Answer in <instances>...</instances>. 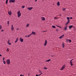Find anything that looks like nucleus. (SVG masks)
<instances>
[{"label": "nucleus", "instance_id": "473e14b6", "mask_svg": "<svg viewBox=\"0 0 76 76\" xmlns=\"http://www.w3.org/2000/svg\"><path fill=\"white\" fill-rule=\"evenodd\" d=\"M71 66H73V64H70Z\"/></svg>", "mask_w": 76, "mask_h": 76}, {"label": "nucleus", "instance_id": "13d9d810", "mask_svg": "<svg viewBox=\"0 0 76 76\" xmlns=\"http://www.w3.org/2000/svg\"><path fill=\"white\" fill-rule=\"evenodd\" d=\"M17 29L18 30V29H19V28H17Z\"/></svg>", "mask_w": 76, "mask_h": 76}, {"label": "nucleus", "instance_id": "79ce46f5", "mask_svg": "<svg viewBox=\"0 0 76 76\" xmlns=\"http://www.w3.org/2000/svg\"><path fill=\"white\" fill-rule=\"evenodd\" d=\"M73 59H71L70 61H73Z\"/></svg>", "mask_w": 76, "mask_h": 76}, {"label": "nucleus", "instance_id": "0eeeda50", "mask_svg": "<svg viewBox=\"0 0 76 76\" xmlns=\"http://www.w3.org/2000/svg\"><path fill=\"white\" fill-rule=\"evenodd\" d=\"M47 40L46 39L45 40V42L44 44V45H45H45H47Z\"/></svg>", "mask_w": 76, "mask_h": 76}, {"label": "nucleus", "instance_id": "58836bf2", "mask_svg": "<svg viewBox=\"0 0 76 76\" xmlns=\"http://www.w3.org/2000/svg\"><path fill=\"white\" fill-rule=\"evenodd\" d=\"M47 31H42V32H47Z\"/></svg>", "mask_w": 76, "mask_h": 76}, {"label": "nucleus", "instance_id": "a18cd8bd", "mask_svg": "<svg viewBox=\"0 0 76 76\" xmlns=\"http://www.w3.org/2000/svg\"><path fill=\"white\" fill-rule=\"evenodd\" d=\"M1 31L2 32H3V31H4V30H1Z\"/></svg>", "mask_w": 76, "mask_h": 76}, {"label": "nucleus", "instance_id": "c85d7f7f", "mask_svg": "<svg viewBox=\"0 0 76 76\" xmlns=\"http://www.w3.org/2000/svg\"><path fill=\"white\" fill-rule=\"evenodd\" d=\"M22 8H23V9H24V8H25V6H22Z\"/></svg>", "mask_w": 76, "mask_h": 76}, {"label": "nucleus", "instance_id": "7ed1b4c3", "mask_svg": "<svg viewBox=\"0 0 76 76\" xmlns=\"http://www.w3.org/2000/svg\"><path fill=\"white\" fill-rule=\"evenodd\" d=\"M10 3H15V0H10L9 1Z\"/></svg>", "mask_w": 76, "mask_h": 76}, {"label": "nucleus", "instance_id": "39448f33", "mask_svg": "<svg viewBox=\"0 0 76 76\" xmlns=\"http://www.w3.org/2000/svg\"><path fill=\"white\" fill-rule=\"evenodd\" d=\"M27 9L29 10H32L33 9V7H28L27 8Z\"/></svg>", "mask_w": 76, "mask_h": 76}, {"label": "nucleus", "instance_id": "4c0bfd02", "mask_svg": "<svg viewBox=\"0 0 76 76\" xmlns=\"http://www.w3.org/2000/svg\"><path fill=\"white\" fill-rule=\"evenodd\" d=\"M41 74H42V73L41 74H40V75H39V76H40L41 75Z\"/></svg>", "mask_w": 76, "mask_h": 76}, {"label": "nucleus", "instance_id": "de8ad7c7", "mask_svg": "<svg viewBox=\"0 0 76 76\" xmlns=\"http://www.w3.org/2000/svg\"><path fill=\"white\" fill-rule=\"evenodd\" d=\"M31 35H32V34H30L29 36V37H30V36H31Z\"/></svg>", "mask_w": 76, "mask_h": 76}, {"label": "nucleus", "instance_id": "f704fd0d", "mask_svg": "<svg viewBox=\"0 0 76 76\" xmlns=\"http://www.w3.org/2000/svg\"><path fill=\"white\" fill-rule=\"evenodd\" d=\"M7 24H9V21H7Z\"/></svg>", "mask_w": 76, "mask_h": 76}, {"label": "nucleus", "instance_id": "5701e85b", "mask_svg": "<svg viewBox=\"0 0 76 76\" xmlns=\"http://www.w3.org/2000/svg\"><path fill=\"white\" fill-rule=\"evenodd\" d=\"M50 60H51V59H49V60H47V61H48V62L50 61Z\"/></svg>", "mask_w": 76, "mask_h": 76}, {"label": "nucleus", "instance_id": "3c124183", "mask_svg": "<svg viewBox=\"0 0 76 76\" xmlns=\"http://www.w3.org/2000/svg\"><path fill=\"white\" fill-rule=\"evenodd\" d=\"M53 56H52L51 57H53Z\"/></svg>", "mask_w": 76, "mask_h": 76}, {"label": "nucleus", "instance_id": "f257e3e1", "mask_svg": "<svg viewBox=\"0 0 76 76\" xmlns=\"http://www.w3.org/2000/svg\"><path fill=\"white\" fill-rule=\"evenodd\" d=\"M17 14L18 15V18H19L20 16H21V13L20 12V11H19L18 12Z\"/></svg>", "mask_w": 76, "mask_h": 76}, {"label": "nucleus", "instance_id": "f3484780", "mask_svg": "<svg viewBox=\"0 0 76 76\" xmlns=\"http://www.w3.org/2000/svg\"><path fill=\"white\" fill-rule=\"evenodd\" d=\"M67 41H69V42H71V40L70 39H67Z\"/></svg>", "mask_w": 76, "mask_h": 76}, {"label": "nucleus", "instance_id": "423d86ee", "mask_svg": "<svg viewBox=\"0 0 76 76\" xmlns=\"http://www.w3.org/2000/svg\"><path fill=\"white\" fill-rule=\"evenodd\" d=\"M20 42H22L23 41V39H22V38L21 37L20 38Z\"/></svg>", "mask_w": 76, "mask_h": 76}, {"label": "nucleus", "instance_id": "8fccbe9b", "mask_svg": "<svg viewBox=\"0 0 76 76\" xmlns=\"http://www.w3.org/2000/svg\"><path fill=\"white\" fill-rule=\"evenodd\" d=\"M37 0H35V2H37Z\"/></svg>", "mask_w": 76, "mask_h": 76}, {"label": "nucleus", "instance_id": "c03bdc74", "mask_svg": "<svg viewBox=\"0 0 76 76\" xmlns=\"http://www.w3.org/2000/svg\"><path fill=\"white\" fill-rule=\"evenodd\" d=\"M12 28L13 27V25H12Z\"/></svg>", "mask_w": 76, "mask_h": 76}, {"label": "nucleus", "instance_id": "cd10ccee", "mask_svg": "<svg viewBox=\"0 0 76 76\" xmlns=\"http://www.w3.org/2000/svg\"><path fill=\"white\" fill-rule=\"evenodd\" d=\"M8 44L10 45H11V43H8Z\"/></svg>", "mask_w": 76, "mask_h": 76}, {"label": "nucleus", "instance_id": "09e8293b", "mask_svg": "<svg viewBox=\"0 0 76 76\" xmlns=\"http://www.w3.org/2000/svg\"><path fill=\"white\" fill-rule=\"evenodd\" d=\"M0 56L1 57V56H2L0 54Z\"/></svg>", "mask_w": 76, "mask_h": 76}, {"label": "nucleus", "instance_id": "a211bd4d", "mask_svg": "<svg viewBox=\"0 0 76 76\" xmlns=\"http://www.w3.org/2000/svg\"><path fill=\"white\" fill-rule=\"evenodd\" d=\"M66 18L68 20V21H69V19H70V18L69 17H67Z\"/></svg>", "mask_w": 76, "mask_h": 76}, {"label": "nucleus", "instance_id": "b1692460", "mask_svg": "<svg viewBox=\"0 0 76 76\" xmlns=\"http://www.w3.org/2000/svg\"><path fill=\"white\" fill-rule=\"evenodd\" d=\"M29 24H28L26 26V27H28V26H29Z\"/></svg>", "mask_w": 76, "mask_h": 76}, {"label": "nucleus", "instance_id": "4468645a", "mask_svg": "<svg viewBox=\"0 0 76 76\" xmlns=\"http://www.w3.org/2000/svg\"><path fill=\"white\" fill-rule=\"evenodd\" d=\"M18 38H17L16 41H15V43H16V42H18Z\"/></svg>", "mask_w": 76, "mask_h": 76}, {"label": "nucleus", "instance_id": "20e7f679", "mask_svg": "<svg viewBox=\"0 0 76 76\" xmlns=\"http://www.w3.org/2000/svg\"><path fill=\"white\" fill-rule=\"evenodd\" d=\"M64 68H65V65H64L60 69L61 70H62Z\"/></svg>", "mask_w": 76, "mask_h": 76}, {"label": "nucleus", "instance_id": "5fc2aeb1", "mask_svg": "<svg viewBox=\"0 0 76 76\" xmlns=\"http://www.w3.org/2000/svg\"><path fill=\"white\" fill-rule=\"evenodd\" d=\"M29 37V35H28V37Z\"/></svg>", "mask_w": 76, "mask_h": 76}, {"label": "nucleus", "instance_id": "7c9ffc66", "mask_svg": "<svg viewBox=\"0 0 76 76\" xmlns=\"http://www.w3.org/2000/svg\"><path fill=\"white\" fill-rule=\"evenodd\" d=\"M70 64H72V61H70Z\"/></svg>", "mask_w": 76, "mask_h": 76}, {"label": "nucleus", "instance_id": "2eb2a0df", "mask_svg": "<svg viewBox=\"0 0 76 76\" xmlns=\"http://www.w3.org/2000/svg\"><path fill=\"white\" fill-rule=\"evenodd\" d=\"M67 26H66L64 28V30H65V31H66V30H67Z\"/></svg>", "mask_w": 76, "mask_h": 76}, {"label": "nucleus", "instance_id": "ea45409f", "mask_svg": "<svg viewBox=\"0 0 76 76\" xmlns=\"http://www.w3.org/2000/svg\"><path fill=\"white\" fill-rule=\"evenodd\" d=\"M3 61H4V57L3 58Z\"/></svg>", "mask_w": 76, "mask_h": 76}, {"label": "nucleus", "instance_id": "864d4df0", "mask_svg": "<svg viewBox=\"0 0 76 76\" xmlns=\"http://www.w3.org/2000/svg\"><path fill=\"white\" fill-rule=\"evenodd\" d=\"M56 31H58V29H56Z\"/></svg>", "mask_w": 76, "mask_h": 76}, {"label": "nucleus", "instance_id": "e433bc0d", "mask_svg": "<svg viewBox=\"0 0 76 76\" xmlns=\"http://www.w3.org/2000/svg\"><path fill=\"white\" fill-rule=\"evenodd\" d=\"M39 72H40V73H41V71H40V69H39Z\"/></svg>", "mask_w": 76, "mask_h": 76}, {"label": "nucleus", "instance_id": "37998d69", "mask_svg": "<svg viewBox=\"0 0 76 76\" xmlns=\"http://www.w3.org/2000/svg\"><path fill=\"white\" fill-rule=\"evenodd\" d=\"M36 76H39V75H38L37 74V75H36Z\"/></svg>", "mask_w": 76, "mask_h": 76}, {"label": "nucleus", "instance_id": "c9c22d12", "mask_svg": "<svg viewBox=\"0 0 76 76\" xmlns=\"http://www.w3.org/2000/svg\"><path fill=\"white\" fill-rule=\"evenodd\" d=\"M9 42H10V40H9L8 42V43H9Z\"/></svg>", "mask_w": 76, "mask_h": 76}, {"label": "nucleus", "instance_id": "4d7b16f0", "mask_svg": "<svg viewBox=\"0 0 76 76\" xmlns=\"http://www.w3.org/2000/svg\"><path fill=\"white\" fill-rule=\"evenodd\" d=\"M24 75H22V76H23Z\"/></svg>", "mask_w": 76, "mask_h": 76}, {"label": "nucleus", "instance_id": "393cba45", "mask_svg": "<svg viewBox=\"0 0 76 76\" xmlns=\"http://www.w3.org/2000/svg\"><path fill=\"white\" fill-rule=\"evenodd\" d=\"M1 28H2V26L1 25H0V29H1Z\"/></svg>", "mask_w": 76, "mask_h": 76}, {"label": "nucleus", "instance_id": "2f4dec72", "mask_svg": "<svg viewBox=\"0 0 76 76\" xmlns=\"http://www.w3.org/2000/svg\"><path fill=\"white\" fill-rule=\"evenodd\" d=\"M66 10V9H65V8H63V11H64V10Z\"/></svg>", "mask_w": 76, "mask_h": 76}, {"label": "nucleus", "instance_id": "dca6fc26", "mask_svg": "<svg viewBox=\"0 0 76 76\" xmlns=\"http://www.w3.org/2000/svg\"><path fill=\"white\" fill-rule=\"evenodd\" d=\"M69 21H67V23H66L65 25H66H66H67L68 24V23H69Z\"/></svg>", "mask_w": 76, "mask_h": 76}, {"label": "nucleus", "instance_id": "c756f323", "mask_svg": "<svg viewBox=\"0 0 76 76\" xmlns=\"http://www.w3.org/2000/svg\"><path fill=\"white\" fill-rule=\"evenodd\" d=\"M57 26V27H59V28H62L61 27H60V26Z\"/></svg>", "mask_w": 76, "mask_h": 76}, {"label": "nucleus", "instance_id": "f03ea898", "mask_svg": "<svg viewBox=\"0 0 76 76\" xmlns=\"http://www.w3.org/2000/svg\"><path fill=\"white\" fill-rule=\"evenodd\" d=\"M6 63L8 64H10V60L9 59H7V60Z\"/></svg>", "mask_w": 76, "mask_h": 76}, {"label": "nucleus", "instance_id": "72a5a7b5", "mask_svg": "<svg viewBox=\"0 0 76 76\" xmlns=\"http://www.w3.org/2000/svg\"><path fill=\"white\" fill-rule=\"evenodd\" d=\"M70 19H72L73 18H72V17H70Z\"/></svg>", "mask_w": 76, "mask_h": 76}, {"label": "nucleus", "instance_id": "f8f14e48", "mask_svg": "<svg viewBox=\"0 0 76 76\" xmlns=\"http://www.w3.org/2000/svg\"><path fill=\"white\" fill-rule=\"evenodd\" d=\"M73 25H71L70 26H69V29H71L72 27H73Z\"/></svg>", "mask_w": 76, "mask_h": 76}, {"label": "nucleus", "instance_id": "9b49d317", "mask_svg": "<svg viewBox=\"0 0 76 76\" xmlns=\"http://www.w3.org/2000/svg\"><path fill=\"white\" fill-rule=\"evenodd\" d=\"M64 36V34H63L62 36H61L60 37H59V38H60V39H61V38H63Z\"/></svg>", "mask_w": 76, "mask_h": 76}, {"label": "nucleus", "instance_id": "1a4fd4ad", "mask_svg": "<svg viewBox=\"0 0 76 76\" xmlns=\"http://www.w3.org/2000/svg\"><path fill=\"white\" fill-rule=\"evenodd\" d=\"M42 20H45V18L44 17H42Z\"/></svg>", "mask_w": 76, "mask_h": 76}, {"label": "nucleus", "instance_id": "49530a36", "mask_svg": "<svg viewBox=\"0 0 76 76\" xmlns=\"http://www.w3.org/2000/svg\"><path fill=\"white\" fill-rule=\"evenodd\" d=\"M7 51H9V49H7Z\"/></svg>", "mask_w": 76, "mask_h": 76}, {"label": "nucleus", "instance_id": "aec40b11", "mask_svg": "<svg viewBox=\"0 0 76 76\" xmlns=\"http://www.w3.org/2000/svg\"><path fill=\"white\" fill-rule=\"evenodd\" d=\"M52 27L53 28H56V26H52Z\"/></svg>", "mask_w": 76, "mask_h": 76}, {"label": "nucleus", "instance_id": "a19ab883", "mask_svg": "<svg viewBox=\"0 0 76 76\" xmlns=\"http://www.w3.org/2000/svg\"><path fill=\"white\" fill-rule=\"evenodd\" d=\"M57 17H55V18H54V19H57Z\"/></svg>", "mask_w": 76, "mask_h": 76}, {"label": "nucleus", "instance_id": "ddd939ff", "mask_svg": "<svg viewBox=\"0 0 76 76\" xmlns=\"http://www.w3.org/2000/svg\"><path fill=\"white\" fill-rule=\"evenodd\" d=\"M57 5H58V6H60V2L59 1H58L57 3Z\"/></svg>", "mask_w": 76, "mask_h": 76}, {"label": "nucleus", "instance_id": "6ab92c4d", "mask_svg": "<svg viewBox=\"0 0 76 76\" xmlns=\"http://www.w3.org/2000/svg\"><path fill=\"white\" fill-rule=\"evenodd\" d=\"M62 46H63V48H64V43H62Z\"/></svg>", "mask_w": 76, "mask_h": 76}, {"label": "nucleus", "instance_id": "603ef678", "mask_svg": "<svg viewBox=\"0 0 76 76\" xmlns=\"http://www.w3.org/2000/svg\"><path fill=\"white\" fill-rule=\"evenodd\" d=\"M60 16H61V14H60Z\"/></svg>", "mask_w": 76, "mask_h": 76}, {"label": "nucleus", "instance_id": "412c9836", "mask_svg": "<svg viewBox=\"0 0 76 76\" xmlns=\"http://www.w3.org/2000/svg\"><path fill=\"white\" fill-rule=\"evenodd\" d=\"M8 3V0H6V4H7Z\"/></svg>", "mask_w": 76, "mask_h": 76}, {"label": "nucleus", "instance_id": "bf43d9fd", "mask_svg": "<svg viewBox=\"0 0 76 76\" xmlns=\"http://www.w3.org/2000/svg\"><path fill=\"white\" fill-rule=\"evenodd\" d=\"M8 26H9V24L8 25Z\"/></svg>", "mask_w": 76, "mask_h": 76}, {"label": "nucleus", "instance_id": "6e6552de", "mask_svg": "<svg viewBox=\"0 0 76 76\" xmlns=\"http://www.w3.org/2000/svg\"><path fill=\"white\" fill-rule=\"evenodd\" d=\"M31 34L32 35L33 34V35H36V34L35 33V32H34V31H32V33H31Z\"/></svg>", "mask_w": 76, "mask_h": 76}, {"label": "nucleus", "instance_id": "6e6d98bb", "mask_svg": "<svg viewBox=\"0 0 76 76\" xmlns=\"http://www.w3.org/2000/svg\"><path fill=\"white\" fill-rule=\"evenodd\" d=\"M26 37H27V36L26 35Z\"/></svg>", "mask_w": 76, "mask_h": 76}, {"label": "nucleus", "instance_id": "bb28decb", "mask_svg": "<svg viewBox=\"0 0 76 76\" xmlns=\"http://www.w3.org/2000/svg\"><path fill=\"white\" fill-rule=\"evenodd\" d=\"M44 69H45V70H47V68L46 67H45L44 68Z\"/></svg>", "mask_w": 76, "mask_h": 76}, {"label": "nucleus", "instance_id": "9d476101", "mask_svg": "<svg viewBox=\"0 0 76 76\" xmlns=\"http://www.w3.org/2000/svg\"><path fill=\"white\" fill-rule=\"evenodd\" d=\"M8 13L9 15H12V12L11 11H10V12H8Z\"/></svg>", "mask_w": 76, "mask_h": 76}, {"label": "nucleus", "instance_id": "4be33fe9", "mask_svg": "<svg viewBox=\"0 0 76 76\" xmlns=\"http://www.w3.org/2000/svg\"><path fill=\"white\" fill-rule=\"evenodd\" d=\"M11 29L12 31H13L14 30V28L13 27H12Z\"/></svg>", "mask_w": 76, "mask_h": 76}, {"label": "nucleus", "instance_id": "a878e982", "mask_svg": "<svg viewBox=\"0 0 76 76\" xmlns=\"http://www.w3.org/2000/svg\"><path fill=\"white\" fill-rule=\"evenodd\" d=\"M3 63H4V64H6V62L4 60L3 61Z\"/></svg>", "mask_w": 76, "mask_h": 76}]
</instances>
